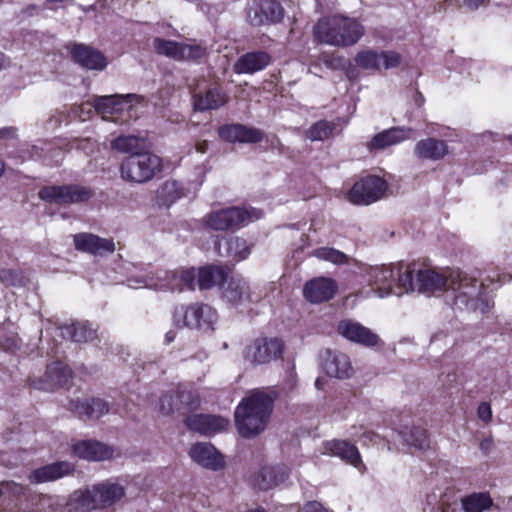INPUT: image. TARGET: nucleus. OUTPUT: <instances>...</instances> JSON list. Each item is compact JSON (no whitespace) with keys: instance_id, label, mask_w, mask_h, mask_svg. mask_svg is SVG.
<instances>
[{"instance_id":"27","label":"nucleus","mask_w":512,"mask_h":512,"mask_svg":"<svg viewBox=\"0 0 512 512\" xmlns=\"http://www.w3.org/2000/svg\"><path fill=\"white\" fill-rule=\"evenodd\" d=\"M70 52L77 64L89 70H103L108 64L100 51L84 44H74Z\"/></svg>"},{"instance_id":"20","label":"nucleus","mask_w":512,"mask_h":512,"mask_svg":"<svg viewBox=\"0 0 512 512\" xmlns=\"http://www.w3.org/2000/svg\"><path fill=\"white\" fill-rule=\"evenodd\" d=\"M450 271L441 274L430 269L419 270L416 274V280L413 279V289L423 294H433L450 288Z\"/></svg>"},{"instance_id":"31","label":"nucleus","mask_w":512,"mask_h":512,"mask_svg":"<svg viewBox=\"0 0 512 512\" xmlns=\"http://www.w3.org/2000/svg\"><path fill=\"white\" fill-rule=\"evenodd\" d=\"M322 366L325 373L330 377L346 379L353 374L349 357L341 352L327 351Z\"/></svg>"},{"instance_id":"47","label":"nucleus","mask_w":512,"mask_h":512,"mask_svg":"<svg viewBox=\"0 0 512 512\" xmlns=\"http://www.w3.org/2000/svg\"><path fill=\"white\" fill-rule=\"evenodd\" d=\"M20 347V339L15 331L0 329V348L6 352H14Z\"/></svg>"},{"instance_id":"17","label":"nucleus","mask_w":512,"mask_h":512,"mask_svg":"<svg viewBox=\"0 0 512 512\" xmlns=\"http://www.w3.org/2000/svg\"><path fill=\"white\" fill-rule=\"evenodd\" d=\"M141 101L142 97L137 94H115L94 96L89 103L103 119H108L110 115L120 113L126 107L130 108L133 103Z\"/></svg>"},{"instance_id":"55","label":"nucleus","mask_w":512,"mask_h":512,"mask_svg":"<svg viewBox=\"0 0 512 512\" xmlns=\"http://www.w3.org/2000/svg\"><path fill=\"white\" fill-rule=\"evenodd\" d=\"M14 136V129L13 128H3L0 129V138H10Z\"/></svg>"},{"instance_id":"16","label":"nucleus","mask_w":512,"mask_h":512,"mask_svg":"<svg viewBox=\"0 0 512 512\" xmlns=\"http://www.w3.org/2000/svg\"><path fill=\"white\" fill-rule=\"evenodd\" d=\"M355 63L365 70L380 71L396 68L401 63V55L395 51L363 50L356 54Z\"/></svg>"},{"instance_id":"56","label":"nucleus","mask_w":512,"mask_h":512,"mask_svg":"<svg viewBox=\"0 0 512 512\" xmlns=\"http://www.w3.org/2000/svg\"><path fill=\"white\" fill-rule=\"evenodd\" d=\"M324 385H325V380L323 378H317L315 380V387L318 389V390H321L324 388Z\"/></svg>"},{"instance_id":"6","label":"nucleus","mask_w":512,"mask_h":512,"mask_svg":"<svg viewBox=\"0 0 512 512\" xmlns=\"http://www.w3.org/2000/svg\"><path fill=\"white\" fill-rule=\"evenodd\" d=\"M449 281L448 291L452 292L455 305L469 310L488 311L490 300L484 291L483 284L478 283L476 278L460 270H451Z\"/></svg>"},{"instance_id":"61","label":"nucleus","mask_w":512,"mask_h":512,"mask_svg":"<svg viewBox=\"0 0 512 512\" xmlns=\"http://www.w3.org/2000/svg\"><path fill=\"white\" fill-rule=\"evenodd\" d=\"M247 512H265V511L262 509H258V510H251V511H247Z\"/></svg>"},{"instance_id":"50","label":"nucleus","mask_w":512,"mask_h":512,"mask_svg":"<svg viewBox=\"0 0 512 512\" xmlns=\"http://www.w3.org/2000/svg\"><path fill=\"white\" fill-rule=\"evenodd\" d=\"M158 409L163 415H170L180 410V405L174 394H165L159 399Z\"/></svg>"},{"instance_id":"46","label":"nucleus","mask_w":512,"mask_h":512,"mask_svg":"<svg viewBox=\"0 0 512 512\" xmlns=\"http://www.w3.org/2000/svg\"><path fill=\"white\" fill-rule=\"evenodd\" d=\"M312 255L318 259L329 261L334 264H343L347 261V257L344 253L328 247L318 248L312 252Z\"/></svg>"},{"instance_id":"13","label":"nucleus","mask_w":512,"mask_h":512,"mask_svg":"<svg viewBox=\"0 0 512 512\" xmlns=\"http://www.w3.org/2000/svg\"><path fill=\"white\" fill-rule=\"evenodd\" d=\"M157 53L175 60H197L206 54V49L195 43H182L161 38L154 39Z\"/></svg>"},{"instance_id":"29","label":"nucleus","mask_w":512,"mask_h":512,"mask_svg":"<svg viewBox=\"0 0 512 512\" xmlns=\"http://www.w3.org/2000/svg\"><path fill=\"white\" fill-rule=\"evenodd\" d=\"M219 135L227 142L258 143L263 139L261 130L242 124L225 125L219 129Z\"/></svg>"},{"instance_id":"7","label":"nucleus","mask_w":512,"mask_h":512,"mask_svg":"<svg viewBox=\"0 0 512 512\" xmlns=\"http://www.w3.org/2000/svg\"><path fill=\"white\" fill-rule=\"evenodd\" d=\"M161 165L160 157L149 151L136 153L125 158L121 163V177L127 182L144 183L160 171Z\"/></svg>"},{"instance_id":"57","label":"nucleus","mask_w":512,"mask_h":512,"mask_svg":"<svg viewBox=\"0 0 512 512\" xmlns=\"http://www.w3.org/2000/svg\"><path fill=\"white\" fill-rule=\"evenodd\" d=\"M364 437L367 438L369 441H372L375 437V434L373 432H366L364 433Z\"/></svg>"},{"instance_id":"38","label":"nucleus","mask_w":512,"mask_h":512,"mask_svg":"<svg viewBox=\"0 0 512 512\" xmlns=\"http://www.w3.org/2000/svg\"><path fill=\"white\" fill-rule=\"evenodd\" d=\"M288 476V471L280 466H265L263 467L255 478V484L259 489H271L278 484L285 481Z\"/></svg>"},{"instance_id":"32","label":"nucleus","mask_w":512,"mask_h":512,"mask_svg":"<svg viewBox=\"0 0 512 512\" xmlns=\"http://www.w3.org/2000/svg\"><path fill=\"white\" fill-rule=\"evenodd\" d=\"M73 471L74 466L71 463L61 461L37 468L33 470L28 477L32 483L39 484L56 481L70 475Z\"/></svg>"},{"instance_id":"2","label":"nucleus","mask_w":512,"mask_h":512,"mask_svg":"<svg viewBox=\"0 0 512 512\" xmlns=\"http://www.w3.org/2000/svg\"><path fill=\"white\" fill-rule=\"evenodd\" d=\"M125 495L123 486L113 482H102L85 490H77L65 501L61 497H49L54 505L65 504L68 512H89L105 509L120 501Z\"/></svg>"},{"instance_id":"34","label":"nucleus","mask_w":512,"mask_h":512,"mask_svg":"<svg viewBox=\"0 0 512 512\" xmlns=\"http://www.w3.org/2000/svg\"><path fill=\"white\" fill-rule=\"evenodd\" d=\"M270 60L266 52H249L238 58L233 65V71L237 74H253L268 66Z\"/></svg>"},{"instance_id":"15","label":"nucleus","mask_w":512,"mask_h":512,"mask_svg":"<svg viewBox=\"0 0 512 512\" xmlns=\"http://www.w3.org/2000/svg\"><path fill=\"white\" fill-rule=\"evenodd\" d=\"M284 10L276 0H258L247 11L248 22L255 27L275 24L282 20Z\"/></svg>"},{"instance_id":"23","label":"nucleus","mask_w":512,"mask_h":512,"mask_svg":"<svg viewBox=\"0 0 512 512\" xmlns=\"http://www.w3.org/2000/svg\"><path fill=\"white\" fill-rule=\"evenodd\" d=\"M76 456L89 461H106L118 456L116 450L102 442L82 440L73 445Z\"/></svg>"},{"instance_id":"18","label":"nucleus","mask_w":512,"mask_h":512,"mask_svg":"<svg viewBox=\"0 0 512 512\" xmlns=\"http://www.w3.org/2000/svg\"><path fill=\"white\" fill-rule=\"evenodd\" d=\"M72 377V372L68 366L62 362H53L49 364L43 376L32 379L31 384L34 388L43 391H53L68 383Z\"/></svg>"},{"instance_id":"1","label":"nucleus","mask_w":512,"mask_h":512,"mask_svg":"<svg viewBox=\"0 0 512 512\" xmlns=\"http://www.w3.org/2000/svg\"><path fill=\"white\" fill-rule=\"evenodd\" d=\"M413 273L412 265L403 262L363 269V277L379 298L410 292L414 288Z\"/></svg>"},{"instance_id":"8","label":"nucleus","mask_w":512,"mask_h":512,"mask_svg":"<svg viewBox=\"0 0 512 512\" xmlns=\"http://www.w3.org/2000/svg\"><path fill=\"white\" fill-rule=\"evenodd\" d=\"M263 212L256 208L228 207L211 211L205 218V224L210 229L224 231L228 229L244 226L258 220Z\"/></svg>"},{"instance_id":"4","label":"nucleus","mask_w":512,"mask_h":512,"mask_svg":"<svg viewBox=\"0 0 512 512\" xmlns=\"http://www.w3.org/2000/svg\"><path fill=\"white\" fill-rule=\"evenodd\" d=\"M364 32V27L356 19L341 15L321 18L313 28L318 42L336 47L356 44Z\"/></svg>"},{"instance_id":"42","label":"nucleus","mask_w":512,"mask_h":512,"mask_svg":"<svg viewBox=\"0 0 512 512\" xmlns=\"http://www.w3.org/2000/svg\"><path fill=\"white\" fill-rule=\"evenodd\" d=\"M492 506V499L484 493H473L462 499L464 512H483Z\"/></svg>"},{"instance_id":"39","label":"nucleus","mask_w":512,"mask_h":512,"mask_svg":"<svg viewBox=\"0 0 512 512\" xmlns=\"http://www.w3.org/2000/svg\"><path fill=\"white\" fill-rule=\"evenodd\" d=\"M197 284L201 290L210 289L227 279L225 270L220 266H206L197 273Z\"/></svg>"},{"instance_id":"24","label":"nucleus","mask_w":512,"mask_h":512,"mask_svg":"<svg viewBox=\"0 0 512 512\" xmlns=\"http://www.w3.org/2000/svg\"><path fill=\"white\" fill-rule=\"evenodd\" d=\"M189 455L198 465L210 470L217 471L225 465L223 456L212 444L207 442L193 444L189 450Z\"/></svg>"},{"instance_id":"51","label":"nucleus","mask_w":512,"mask_h":512,"mask_svg":"<svg viewBox=\"0 0 512 512\" xmlns=\"http://www.w3.org/2000/svg\"><path fill=\"white\" fill-rule=\"evenodd\" d=\"M477 414L482 421L486 423L489 422L492 418V410L490 404L487 402L480 403L477 409Z\"/></svg>"},{"instance_id":"37","label":"nucleus","mask_w":512,"mask_h":512,"mask_svg":"<svg viewBox=\"0 0 512 512\" xmlns=\"http://www.w3.org/2000/svg\"><path fill=\"white\" fill-rule=\"evenodd\" d=\"M414 153L418 158L436 161L448 153V146L442 140L427 138L415 145Z\"/></svg>"},{"instance_id":"41","label":"nucleus","mask_w":512,"mask_h":512,"mask_svg":"<svg viewBox=\"0 0 512 512\" xmlns=\"http://www.w3.org/2000/svg\"><path fill=\"white\" fill-rule=\"evenodd\" d=\"M224 248L225 252H222V247H219L221 255L230 257L236 261L246 259L251 253V248L247 241L240 237H230L227 239Z\"/></svg>"},{"instance_id":"3","label":"nucleus","mask_w":512,"mask_h":512,"mask_svg":"<svg viewBox=\"0 0 512 512\" xmlns=\"http://www.w3.org/2000/svg\"><path fill=\"white\" fill-rule=\"evenodd\" d=\"M273 411V398L257 391L243 399L236 407L234 418L238 433L243 438H254L263 433Z\"/></svg>"},{"instance_id":"10","label":"nucleus","mask_w":512,"mask_h":512,"mask_svg":"<svg viewBox=\"0 0 512 512\" xmlns=\"http://www.w3.org/2000/svg\"><path fill=\"white\" fill-rule=\"evenodd\" d=\"M41 200L57 205L76 204L87 201L92 193L89 189L78 185L46 186L39 190Z\"/></svg>"},{"instance_id":"52","label":"nucleus","mask_w":512,"mask_h":512,"mask_svg":"<svg viewBox=\"0 0 512 512\" xmlns=\"http://www.w3.org/2000/svg\"><path fill=\"white\" fill-rule=\"evenodd\" d=\"M493 448V439L491 437L485 438L480 442V450L484 454H488Z\"/></svg>"},{"instance_id":"11","label":"nucleus","mask_w":512,"mask_h":512,"mask_svg":"<svg viewBox=\"0 0 512 512\" xmlns=\"http://www.w3.org/2000/svg\"><path fill=\"white\" fill-rule=\"evenodd\" d=\"M387 190L386 182L378 176H367L356 182L348 193V200L356 205L378 201Z\"/></svg>"},{"instance_id":"59","label":"nucleus","mask_w":512,"mask_h":512,"mask_svg":"<svg viewBox=\"0 0 512 512\" xmlns=\"http://www.w3.org/2000/svg\"><path fill=\"white\" fill-rule=\"evenodd\" d=\"M5 170V164L2 160H0V177L3 175Z\"/></svg>"},{"instance_id":"45","label":"nucleus","mask_w":512,"mask_h":512,"mask_svg":"<svg viewBox=\"0 0 512 512\" xmlns=\"http://www.w3.org/2000/svg\"><path fill=\"white\" fill-rule=\"evenodd\" d=\"M181 408L196 409L200 405L199 394L192 388L180 389L175 393Z\"/></svg>"},{"instance_id":"25","label":"nucleus","mask_w":512,"mask_h":512,"mask_svg":"<svg viewBox=\"0 0 512 512\" xmlns=\"http://www.w3.org/2000/svg\"><path fill=\"white\" fill-rule=\"evenodd\" d=\"M337 288V283L333 279L318 277L305 284L303 293L309 302L317 304L332 299Z\"/></svg>"},{"instance_id":"36","label":"nucleus","mask_w":512,"mask_h":512,"mask_svg":"<svg viewBox=\"0 0 512 512\" xmlns=\"http://www.w3.org/2000/svg\"><path fill=\"white\" fill-rule=\"evenodd\" d=\"M111 148L119 153L134 155L149 150L145 137L136 135H120L111 141Z\"/></svg>"},{"instance_id":"30","label":"nucleus","mask_w":512,"mask_h":512,"mask_svg":"<svg viewBox=\"0 0 512 512\" xmlns=\"http://www.w3.org/2000/svg\"><path fill=\"white\" fill-rule=\"evenodd\" d=\"M74 245L77 250L93 255H104L115 250L112 240L100 238L94 234L80 233L74 236Z\"/></svg>"},{"instance_id":"48","label":"nucleus","mask_w":512,"mask_h":512,"mask_svg":"<svg viewBox=\"0 0 512 512\" xmlns=\"http://www.w3.org/2000/svg\"><path fill=\"white\" fill-rule=\"evenodd\" d=\"M0 281L7 286H21L24 285L25 278L18 270L3 268L0 270Z\"/></svg>"},{"instance_id":"54","label":"nucleus","mask_w":512,"mask_h":512,"mask_svg":"<svg viewBox=\"0 0 512 512\" xmlns=\"http://www.w3.org/2000/svg\"><path fill=\"white\" fill-rule=\"evenodd\" d=\"M195 148L197 152L204 154L207 152L208 142L206 140L199 141L197 142Z\"/></svg>"},{"instance_id":"35","label":"nucleus","mask_w":512,"mask_h":512,"mask_svg":"<svg viewBox=\"0 0 512 512\" xmlns=\"http://www.w3.org/2000/svg\"><path fill=\"white\" fill-rule=\"evenodd\" d=\"M228 101V95L218 86L208 88L204 94L193 96L194 108L198 111L215 110Z\"/></svg>"},{"instance_id":"22","label":"nucleus","mask_w":512,"mask_h":512,"mask_svg":"<svg viewBox=\"0 0 512 512\" xmlns=\"http://www.w3.org/2000/svg\"><path fill=\"white\" fill-rule=\"evenodd\" d=\"M337 330L345 339L366 347L376 346L379 342L377 334L359 322L350 319L341 320L338 323Z\"/></svg>"},{"instance_id":"21","label":"nucleus","mask_w":512,"mask_h":512,"mask_svg":"<svg viewBox=\"0 0 512 512\" xmlns=\"http://www.w3.org/2000/svg\"><path fill=\"white\" fill-rule=\"evenodd\" d=\"M184 422L189 430L206 436L221 433L229 426V420L218 415L193 414Z\"/></svg>"},{"instance_id":"43","label":"nucleus","mask_w":512,"mask_h":512,"mask_svg":"<svg viewBox=\"0 0 512 512\" xmlns=\"http://www.w3.org/2000/svg\"><path fill=\"white\" fill-rule=\"evenodd\" d=\"M403 439L408 446L416 449H426L429 447L427 432L421 427H414L408 433L403 435Z\"/></svg>"},{"instance_id":"58","label":"nucleus","mask_w":512,"mask_h":512,"mask_svg":"<svg viewBox=\"0 0 512 512\" xmlns=\"http://www.w3.org/2000/svg\"><path fill=\"white\" fill-rule=\"evenodd\" d=\"M173 339H174V335H173V333H172V332H168V333L166 334V340H167V342H168V343H170V342H172V341H173Z\"/></svg>"},{"instance_id":"49","label":"nucleus","mask_w":512,"mask_h":512,"mask_svg":"<svg viewBox=\"0 0 512 512\" xmlns=\"http://www.w3.org/2000/svg\"><path fill=\"white\" fill-rule=\"evenodd\" d=\"M159 196L164 204H171L181 196L178 183L175 181L166 182L159 191Z\"/></svg>"},{"instance_id":"40","label":"nucleus","mask_w":512,"mask_h":512,"mask_svg":"<svg viewBox=\"0 0 512 512\" xmlns=\"http://www.w3.org/2000/svg\"><path fill=\"white\" fill-rule=\"evenodd\" d=\"M59 330L61 337L74 342H88L96 337V331L87 324L65 325Z\"/></svg>"},{"instance_id":"60","label":"nucleus","mask_w":512,"mask_h":512,"mask_svg":"<svg viewBox=\"0 0 512 512\" xmlns=\"http://www.w3.org/2000/svg\"><path fill=\"white\" fill-rule=\"evenodd\" d=\"M4 62H5V57L3 54H0V69L2 68V66L4 65Z\"/></svg>"},{"instance_id":"12","label":"nucleus","mask_w":512,"mask_h":512,"mask_svg":"<svg viewBox=\"0 0 512 512\" xmlns=\"http://www.w3.org/2000/svg\"><path fill=\"white\" fill-rule=\"evenodd\" d=\"M283 348V343L276 338H259L245 347L243 357L251 365L266 364L279 358Z\"/></svg>"},{"instance_id":"19","label":"nucleus","mask_w":512,"mask_h":512,"mask_svg":"<svg viewBox=\"0 0 512 512\" xmlns=\"http://www.w3.org/2000/svg\"><path fill=\"white\" fill-rule=\"evenodd\" d=\"M322 454L339 457L341 460L355 467L360 473L366 469L358 448L345 440H330L322 445Z\"/></svg>"},{"instance_id":"28","label":"nucleus","mask_w":512,"mask_h":512,"mask_svg":"<svg viewBox=\"0 0 512 512\" xmlns=\"http://www.w3.org/2000/svg\"><path fill=\"white\" fill-rule=\"evenodd\" d=\"M222 298L232 306L249 303L251 291L247 281L240 276L229 278L222 287Z\"/></svg>"},{"instance_id":"53","label":"nucleus","mask_w":512,"mask_h":512,"mask_svg":"<svg viewBox=\"0 0 512 512\" xmlns=\"http://www.w3.org/2000/svg\"><path fill=\"white\" fill-rule=\"evenodd\" d=\"M487 2L488 0H464V4L472 10H475L482 5H485Z\"/></svg>"},{"instance_id":"44","label":"nucleus","mask_w":512,"mask_h":512,"mask_svg":"<svg viewBox=\"0 0 512 512\" xmlns=\"http://www.w3.org/2000/svg\"><path fill=\"white\" fill-rule=\"evenodd\" d=\"M333 129V124L324 120L318 121L307 130L306 136L311 141H323L332 135Z\"/></svg>"},{"instance_id":"9","label":"nucleus","mask_w":512,"mask_h":512,"mask_svg":"<svg viewBox=\"0 0 512 512\" xmlns=\"http://www.w3.org/2000/svg\"><path fill=\"white\" fill-rule=\"evenodd\" d=\"M217 320L216 311L206 304H193L177 307L173 313V322L177 327L199 329L212 328Z\"/></svg>"},{"instance_id":"26","label":"nucleus","mask_w":512,"mask_h":512,"mask_svg":"<svg viewBox=\"0 0 512 512\" xmlns=\"http://www.w3.org/2000/svg\"><path fill=\"white\" fill-rule=\"evenodd\" d=\"M413 137L410 127H393L376 134L368 144L369 150H384Z\"/></svg>"},{"instance_id":"33","label":"nucleus","mask_w":512,"mask_h":512,"mask_svg":"<svg viewBox=\"0 0 512 512\" xmlns=\"http://www.w3.org/2000/svg\"><path fill=\"white\" fill-rule=\"evenodd\" d=\"M68 409L80 418L98 419L109 411V405L102 399L71 400Z\"/></svg>"},{"instance_id":"5","label":"nucleus","mask_w":512,"mask_h":512,"mask_svg":"<svg viewBox=\"0 0 512 512\" xmlns=\"http://www.w3.org/2000/svg\"><path fill=\"white\" fill-rule=\"evenodd\" d=\"M196 273L194 269L140 273L127 279L128 286L134 289L149 288L161 291H182L194 289Z\"/></svg>"},{"instance_id":"14","label":"nucleus","mask_w":512,"mask_h":512,"mask_svg":"<svg viewBox=\"0 0 512 512\" xmlns=\"http://www.w3.org/2000/svg\"><path fill=\"white\" fill-rule=\"evenodd\" d=\"M157 53L175 60H197L206 54V49L195 43H182L161 38L154 39Z\"/></svg>"}]
</instances>
